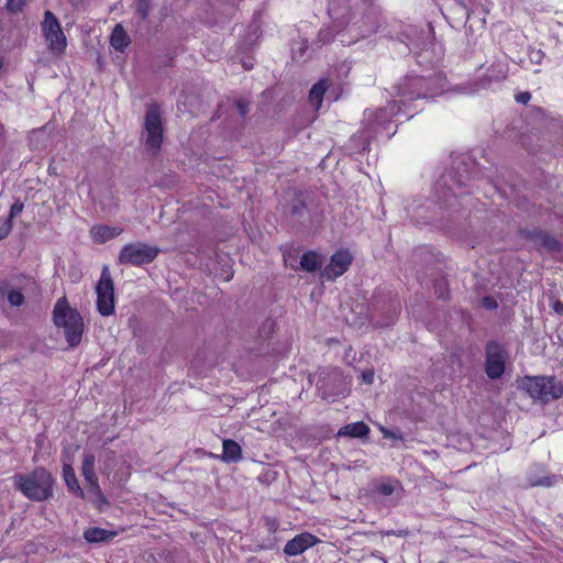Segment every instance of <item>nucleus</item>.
Returning <instances> with one entry per match:
<instances>
[{"instance_id":"obj_24","label":"nucleus","mask_w":563,"mask_h":563,"mask_svg":"<svg viewBox=\"0 0 563 563\" xmlns=\"http://www.w3.org/2000/svg\"><path fill=\"white\" fill-rule=\"evenodd\" d=\"M63 476L68 489L73 492L76 496L84 498V490L80 488L75 471L70 465H64Z\"/></svg>"},{"instance_id":"obj_27","label":"nucleus","mask_w":563,"mask_h":563,"mask_svg":"<svg viewBox=\"0 0 563 563\" xmlns=\"http://www.w3.org/2000/svg\"><path fill=\"white\" fill-rule=\"evenodd\" d=\"M151 0H136L135 13L142 19L146 20L150 14Z\"/></svg>"},{"instance_id":"obj_12","label":"nucleus","mask_w":563,"mask_h":563,"mask_svg":"<svg viewBox=\"0 0 563 563\" xmlns=\"http://www.w3.org/2000/svg\"><path fill=\"white\" fill-rule=\"evenodd\" d=\"M352 255L349 251H339L331 256L330 263L321 272V277L327 280H334L343 275L352 264Z\"/></svg>"},{"instance_id":"obj_40","label":"nucleus","mask_w":563,"mask_h":563,"mask_svg":"<svg viewBox=\"0 0 563 563\" xmlns=\"http://www.w3.org/2000/svg\"><path fill=\"white\" fill-rule=\"evenodd\" d=\"M552 308L558 314L563 316V302L556 300L553 302Z\"/></svg>"},{"instance_id":"obj_19","label":"nucleus","mask_w":563,"mask_h":563,"mask_svg":"<svg viewBox=\"0 0 563 563\" xmlns=\"http://www.w3.org/2000/svg\"><path fill=\"white\" fill-rule=\"evenodd\" d=\"M369 433V428L366 423L358 421L349 423L344 427H342L338 435L339 437H351V438H362L366 437Z\"/></svg>"},{"instance_id":"obj_33","label":"nucleus","mask_w":563,"mask_h":563,"mask_svg":"<svg viewBox=\"0 0 563 563\" xmlns=\"http://www.w3.org/2000/svg\"><path fill=\"white\" fill-rule=\"evenodd\" d=\"M306 208V203L302 200L298 199L296 202H294L291 207V212L295 216L301 217L303 216Z\"/></svg>"},{"instance_id":"obj_28","label":"nucleus","mask_w":563,"mask_h":563,"mask_svg":"<svg viewBox=\"0 0 563 563\" xmlns=\"http://www.w3.org/2000/svg\"><path fill=\"white\" fill-rule=\"evenodd\" d=\"M7 298L12 307H21L24 303V295L18 289L9 290Z\"/></svg>"},{"instance_id":"obj_38","label":"nucleus","mask_w":563,"mask_h":563,"mask_svg":"<svg viewBox=\"0 0 563 563\" xmlns=\"http://www.w3.org/2000/svg\"><path fill=\"white\" fill-rule=\"evenodd\" d=\"M335 20H340L339 21L340 25L349 24L350 21H351V12H350V10H346V14H343L341 19L339 16H335Z\"/></svg>"},{"instance_id":"obj_9","label":"nucleus","mask_w":563,"mask_h":563,"mask_svg":"<svg viewBox=\"0 0 563 563\" xmlns=\"http://www.w3.org/2000/svg\"><path fill=\"white\" fill-rule=\"evenodd\" d=\"M157 249L145 243H130L122 247L119 254V263L139 266L151 263L157 256Z\"/></svg>"},{"instance_id":"obj_13","label":"nucleus","mask_w":563,"mask_h":563,"mask_svg":"<svg viewBox=\"0 0 563 563\" xmlns=\"http://www.w3.org/2000/svg\"><path fill=\"white\" fill-rule=\"evenodd\" d=\"M318 541L319 539L312 533H299L286 543L284 552L289 556H296L313 547Z\"/></svg>"},{"instance_id":"obj_6","label":"nucleus","mask_w":563,"mask_h":563,"mask_svg":"<svg viewBox=\"0 0 563 563\" xmlns=\"http://www.w3.org/2000/svg\"><path fill=\"white\" fill-rule=\"evenodd\" d=\"M141 140L147 152L156 154L161 150L163 125L159 107L155 103L146 110Z\"/></svg>"},{"instance_id":"obj_2","label":"nucleus","mask_w":563,"mask_h":563,"mask_svg":"<svg viewBox=\"0 0 563 563\" xmlns=\"http://www.w3.org/2000/svg\"><path fill=\"white\" fill-rule=\"evenodd\" d=\"M14 486L26 498L43 501L53 496L54 479L43 467L35 468L31 474H15Z\"/></svg>"},{"instance_id":"obj_7","label":"nucleus","mask_w":563,"mask_h":563,"mask_svg":"<svg viewBox=\"0 0 563 563\" xmlns=\"http://www.w3.org/2000/svg\"><path fill=\"white\" fill-rule=\"evenodd\" d=\"M41 30L49 52L57 56L63 55L67 47V38L58 19L52 11L44 12Z\"/></svg>"},{"instance_id":"obj_1","label":"nucleus","mask_w":563,"mask_h":563,"mask_svg":"<svg viewBox=\"0 0 563 563\" xmlns=\"http://www.w3.org/2000/svg\"><path fill=\"white\" fill-rule=\"evenodd\" d=\"M53 322L64 330L66 341L70 347L80 344L84 333V320L80 313L71 308L66 297L59 298L53 309Z\"/></svg>"},{"instance_id":"obj_25","label":"nucleus","mask_w":563,"mask_h":563,"mask_svg":"<svg viewBox=\"0 0 563 563\" xmlns=\"http://www.w3.org/2000/svg\"><path fill=\"white\" fill-rule=\"evenodd\" d=\"M404 88L401 90V93L402 95H408L409 96V99L412 100L415 98H426L428 97V92H407L406 90V87H415V88H419V89H422L423 87L427 86V80L422 77H410V78H407L404 82Z\"/></svg>"},{"instance_id":"obj_36","label":"nucleus","mask_w":563,"mask_h":563,"mask_svg":"<svg viewBox=\"0 0 563 563\" xmlns=\"http://www.w3.org/2000/svg\"><path fill=\"white\" fill-rule=\"evenodd\" d=\"M483 305L487 309H495V308H497V302L492 297H485L483 299Z\"/></svg>"},{"instance_id":"obj_43","label":"nucleus","mask_w":563,"mask_h":563,"mask_svg":"<svg viewBox=\"0 0 563 563\" xmlns=\"http://www.w3.org/2000/svg\"><path fill=\"white\" fill-rule=\"evenodd\" d=\"M441 183H443L445 185L448 183V177L443 176L442 179H441Z\"/></svg>"},{"instance_id":"obj_14","label":"nucleus","mask_w":563,"mask_h":563,"mask_svg":"<svg viewBox=\"0 0 563 563\" xmlns=\"http://www.w3.org/2000/svg\"><path fill=\"white\" fill-rule=\"evenodd\" d=\"M508 74L507 64L497 62L492 64L485 74L484 79L479 82L478 87L473 89L472 92H477L479 89L489 88L494 82H501L506 79Z\"/></svg>"},{"instance_id":"obj_31","label":"nucleus","mask_w":563,"mask_h":563,"mask_svg":"<svg viewBox=\"0 0 563 563\" xmlns=\"http://www.w3.org/2000/svg\"><path fill=\"white\" fill-rule=\"evenodd\" d=\"M24 205L22 201L16 200L10 209V214L7 220H10V223L12 224V219L15 218L18 214H20L23 211Z\"/></svg>"},{"instance_id":"obj_20","label":"nucleus","mask_w":563,"mask_h":563,"mask_svg":"<svg viewBox=\"0 0 563 563\" xmlns=\"http://www.w3.org/2000/svg\"><path fill=\"white\" fill-rule=\"evenodd\" d=\"M117 532L109 531L99 527H92L84 532V538L89 543H98L114 538Z\"/></svg>"},{"instance_id":"obj_34","label":"nucleus","mask_w":563,"mask_h":563,"mask_svg":"<svg viewBox=\"0 0 563 563\" xmlns=\"http://www.w3.org/2000/svg\"><path fill=\"white\" fill-rule=\"evenodd\" d=\"M12 230V224L10 223V220H5L3 222H0V241L9 235V233Z\"/></svg>"},{"instance_id":"obj_17","label":"nucleus","mask_w":563,"mask_h":563,"mask_svg":"<svg viewBox=\"0 0 563 563\" xmlns=\"http://www.w3.org/2000/svg\"><path fill=\"white\" fill-rule=\"evenodd\" d=\"M221 460L225 463H235L242 460V449L234 440L227 439L222 442Z\"/></svg>"},{"instance_id":"obj_15","label":"nucleus","mask_w":563,"mask_h":563,"mask_svg":"<svg viewBox=\"0 0 563 563\" xmlns=\"http://www.w3.org/2000/svg\"><path fill=\"white\" fill-rule=\"evenodd\" d=\"M95 463L96 457L91 453H85L82 455V466H81V474L85 478V481L89 484L90 489L96 494L101 496V488L98 483V477L95 472Z\"/></svg>"},{"instance_id":"obj_23","label":"nucleus","mask_w":563,"mask_h":563,"mask_svg":"<svg viewBox=\"0 0 563 563\" xmlns=\"http://www.w3.org/2000/svg\"><path fill=\"white\" fill-rule=\"evenodd\" d=\"M264 522H265L264 523L265 529L272 536L268 537V538L263 539L261 544H260V547L262 549H265V550L273 549L276 545V543H277V539H276V537L274 534L278 530L279 523H278V521L275 518H271V517H266L264 519Z\"/></svg>"},{"instance_id":"obj_10","label":"nucleus","mask_w":563,"mask_h":563,"mask_svg":"<svg viewBox=\"0 0 563 563\" xmlns=\"http://www.w3.org/2000/svg\"><path fill=\"white\" fill-rule=\"evenodd\" d=\"M506 367V351L497 342L490 341L485 347V373L490 379L503 376Z\"/></svg>"},{"instance_id":"obj_29","label":"nucleus","mask_w":563,"mask_h":563,"mask_svg":"<svg viewBox=\"0 0 563 563\" xmlns=\"http://www.w3.org/2000/svg\"><path fill=\"white\" fill-rule=\"evenodd\" d=\"M25 4V0H8L5 8L12 13L21 12Z\"/></svg>"},{"instance_id":"obj_39","label":"nucleus","mask_w":563,"mask_h":563,"mask_svg":"<svg viewBox=\"0 0 563 563\" xmlns=\"http://www.w3.org/2000/svg\"><path fill=\"white\" fill-rule=\"evenodd\" d=\"M319 37H320V41H322L323 43H327V42L331 41L332 35L330 34L329 31L321 30L319 33Z\"/></svg>"},{"instance_id":"obj_5","label":"nucleus","mask_w":563,"mask_h":563,"mask_svg":"<svg viewBox=\"0 0 563 563\" xmlns=\"http://www.w3.org/2000/svg\"><path fill=\"white\" fill-rule=\"evenodd\" d=\"M522 386L533 400L543 404L556 400L563 396V385L555 377H526Z\"/></svg>"},{"instance_id":"obj_18","label":"nucleus","mask_w":563,"mask_h":563,"mask_svg":"<svg viewBox=\"0 0 563 563\" xmlns=\"http://www.w3.org/2000/svg\"><path fill=\"white\" fill-rule=\"evenodd\" d=\"M131 43L129 35L121 24H117L110 36V44L117 52H124Z\"/></svg>"},{"instance_id":"obj_3","label":"nucleus","mask_w":563,"mask_h":563,"mask_svg":"<svg viewBox=\"0 0 563 563\" xmlns=\"http://www.w3.org/2000/svg\"><path fill=\"white\" fill-rule=\"evenodd\" d=\"M400 101H391L385 108L377 110H366L364 112V125L367 129V136L371 137L376 134H386L388 137L395 133L390 132V124L393 118L400 113Z\"/></svg>"},{"instance_id":"obj_21","label":"nucleus","mask_w":563,"mask_h":563,"mask_svg":"<svg viewBox=\"0 0 563 563\" xmlns=\"http://www.w3.org/2000/svg\"><path fill=\"white\" fill-rule=\"evenodd\" d=\"M299 264L303 271L312 273L322 267L323 261L320 254L309 251L301 256Z\"/></svg>"},{"instance_id":"obj_35","label":"nucleus","mask_w":563,"mask_h":563,"mask_svg":"<svg viewBox=\"0 0 563 563\" xmlns=\"http://www.w3.org/2000/svg\"><path fill=\"white\" fill-rule=\"evenodd\" d=\"M235 104L240 115L245 117L249 112V102L244 99H239Z\"/></svg>"},{"instance_id":"obj_22","label":"nucleus","mask_w":563,"mask_h":563,"mask_svg":"<svg viewBox=\"0 0 563 563\" xmlns=\"http://www.w3.org/2000/svg\"><path fill=\"white\" fill-rule=\"evenodd\" d=\"M329 87L327 79H320L316 82L309 92V101L314 109H319L322 104L323 96Z\"/></svg>"},{"instance_id":"obj_32","label":"nucleus","mask_w":563,"mask_h":563,"mask_svg":"<svg viewBox=\"0 0 563 563\" xmlns=\"http://www.w3.org/2000/svg\"><path fill=\"white\" fill-rule=\"evenodd\" d=\"M376 490L383 496H390L393 495L395 487L389 483H382L377 486Z\"/></svg>"},{"instance_id":"obj_44","label":"nucleus","mask_w":563,"mask_h":563,"mask_svg":"<svg viewBox=\"0 0 563 563\" xmlns=\"http://www.w3.org/2000/svg\"><path fill=\"white\" fill-rule=\"evenodd\" d=\"M366 2H372L373 0H365Z\"/></svg>"},{"instance_id":"obj_30","label":"nucleus","mask_w":563,"mask_h":563,"mask_svg":"<svg viewBox=\"0 0 563 563\" xmlns=\"http://www.w3.org/2000/svg\"><path fill=\"white\" fill-rule=\"evenodd\" d=\"M380 431L383 433V437L385 439H391V440H396V441H404V437L401 434L400 431H393V430H389L387 428H380Z\"/></svg>"},{"instance_id":"obj_8","label":"nucleus","mask_w":563,"mask_h":563,"mask_svg":"<svg viewBox=\"0 0 563 563\" xmlns=\"http://www.w3.org/2000/svg\"><path fill=\"white\" fill-rule=\"evenodd\" d=\"M97 310L103 317L114 313V284L108 266H103L100 279L96 286Z\"/></svg>"},{"instance_id":"obj_37","label":"nucleus","mask_w":563,"mask_h":563,"mask_svg":"<svg viewBox=\"0 0 563 563\" xmlns=\"http://www.w3.org/2000/svg\"><path fill=\"white\" fill-rule=\"evenodd\" d=\"M362 379L366 384H368V385L373 384V382H374V372L373 371H365V372H363L362 373Z\"/></svg>"},{"instance_id":"obj_26","label":"nucleus","mask_w":563,"mask_h":563,"mask_svg":"<svg viewBox=\"0 0 563 563\" xmlns=\"http://www.w3.org/2000/svg\"><path fill=\"white\" fill-rule=\"evenodd\" d=\"M528 481L531 486L549 487L554 484V476H539L532 473L529 474Z\"/></svg>"},{"instance_id":"obj_41","label":"nucleus","mask_w":563,"mask_h":563,"mask_svg":"<svg viewBox=\"0 0 563 563\" xmlns=\"http://www.w3.org/2000/svg\"><path fill=\"white\" fill-rule=\"evenodd\" d=\"M530 97L529 92H522L517 96V101L520 103H527L530 100Z\"/></svg>"},{"instance_id":"obj_16","label":"nucleus","mask_w":563,"mask_h":563,"mask_svg":"<svg viewBox=\"0 0 563 563\" xmlns=\"http://www.w3.org/2000/svg\"><path fill=\"white\" fill-rule=\"evenodd\" d=\"M122 229L110 225H95L90 229V235L97 243H104L120 235Z\"/></svg>"},{"instance_id":"obj_4","label":"nucleus","mask_w":563,"mask_h":563,"mask_svg":"<svg viewBox=\"0 0 563 563\" xmlns=\"http://www.w3.org/2000/svg\"><path fill=\"white\" fill-rule=\"evenodd\" d=\"M317 388L322 399L335 401L349 395V383L339 368H323L318 374Z\"/></svg>"},{"instance_id":"obj_11","label":"nucleus","mask_w":563,"mask_h":563,"mask_svg":"<svg viewBox=\"0 0 563 563\" xmlns=\"http://www.w3.org/2000/svg\"><path fill=\"white\" fill-rule=\"evenodd\" d=\"M525 238L538 250L548 253H560L562 251L561 242L550 233L543 230H528L523 233Z\"/></svg>"},{"instance_id":"obj_42","label":"nucleus","mask_w":563,"mask_h":563,"mask_svg":"<svg viewBox=\"0 0 563 563\" xmlns=\"http://www.w3.org/2000/svg\"><path fill=\"white\" fill-rule=\"evenodd\" d=\"M41 133H43V130H36V131H33V135H34V136H35V135H38V134H41Z\"/></svg>"}]
</instances>
